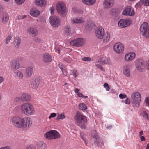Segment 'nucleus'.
<instances>
[{"mask_svg": "<svg viewBox=\"0 0 149 149\" xmlns=\"http://www.w3.org/2000/svg\"><path fill=\"white\" fill-rule=\"evenodd\" d=\"M139 137L141 141H144L145 140V138L144 136H140Z\"/></svg>", "mask_w": 149, "mask_h": 149, "instance_id": "obj_61", "label": "nucleus"}, {"mask_svg": "<svg viewBox=\"0 0 149 149\" xmlns=\"http://www.w3.org/2000/svg\"><path fill=\"white\" fill-rule=\"evenodd\" d=\"M12 36H9L7 37L6 39L5 43L6 44H8L10 42V40H11Z\"/></svg>", "mask_w": 149, "mask_h": 149, "instance_id": "obj_42", "label": "nucleus"}, {"mask_svg": "<svg viewBox=\"0 0 149 149\" xmlns=\"http://www.w3.org/2000/svg\"><path fill=\"white\" fill-rule=\"evenodd\" d=\"M85 44V40L84 38H79L72 40L70 42L71 45L76 47H81Z\"/></svg>", "mask_w": 149, "mask_h": 149, "instance_id": "obj_7", "label": "nucleus"}, {"mask_svg": "<svg viewBox=\"0 0 149 149\" xmlns=\"http://www.w3.org/2000/svg\"><path fill=\"white\" fill-rule=\"evenodd\" d=\"M123 72L124 74L127 77L130 75V70L127 65H125L123 68Z\"/></svg>", "mask_w": 149, "mask_h": 149, "instance_id": "obj_21", "label": "nucleus"}, {"mask_svg": "<svg viewBox=\"0 0 149 149\" xmlns=\"http://www.w3.org/2000/svg\"><path fill=\"white\" fill-rule=\"evenodd\" d=\"M22 102L29 101L30 99V96L28 94L24 93L21 96Z\"/></svg>", "mask_w": 149, "mask_h": 149, "instance_id": "obj_27", "label": "nucleus"}, {"mask_svg": "<svg viewBox=\"0 0 149 149\" xmlns=\"http://www.w3.org/2000/svg\"><path fill=\"white\" fill-rule=\"evenodd\" d=\"M81 136L83 141L85 143L86 146H87L88 142L86 141V138H84L83 136H82L81 135Z\"/></svg>", "mask_w": 149, "mask_h": 149, "instance_id": "obj_51", "label": "nucleus"}, {"mask_svg": "<svg viewBox=\"0 0 149 149\" xmlns=\"http://www.w3.org/2000/svg\"><path fill=\"white\" fill-rule=\"evenodd\" d=\"M41 80L40 77H37L33 80L31 83V87L33 89H36Z\"/></svg>", "mask_w": 149, "mask_h": 149, "instance_id": "obj_14", "label": "nucleus"}, {"mask_svg": "<svg viewBox=\"0 0 149 149\" xmlns=\"http://www.w3.org/2000/svg\"><path fill=\"white\" fill-rule=\"evenodd\" d=\"M94 24L92 22H88L86 25V28L91 30L93 27Z\"/></svg>", "mask_w": 149, "mask_h": 149, "instance_id": "obj_40", "label": "nucleus"}, {"mask_svg": "<svg viewBox=\"0 0 149 149\" xmlns=\"http://www.w3.org/2000/svg\"><path fill=\"white\" fill-rule=\"evenodd\" d=\"M141 33L146 38H149V26L148 24L144 22L140 26Z\"/></svg>", "mask_w": 149, "mask_h": 149, "instance_id": "obj_5", "label": "nucleus"}, {"mask_svg": "<svg viewBox=\"0 0 149 149\" xmlns=\"http://www.w3.org/2000/svg\"><path fill=\"white\" fill-rule=\"evenodd\" d=\"M0 149H11L10 147L9 146H6L3 147H1Z\"/></svg>", "mask_w": 149, "mask_h": 149, "instance_id": "obj_57", "label": "nucleus"}, {"mask_svg": "<svg viewBox=\"0 0 149 149\" xmlns=\"http://www.w3.org/2000/svg\"><path fill=\"white\" fill-rule=\"evenodd\" d=\"M33 71V68L32 67H27L26 70V74L28 77H30L32 75Z\"/></svg>", "mask_w": 149, "mask_h": 149, "instance_id": "obj_23", "label": "nucleus"}, {"mask_svg": "<svg viewBox=\"0 0 149 149\" xmlns=\"http://www.w3.org/2000/svg\"><path fill=\"white\" fill-rule=\"evenodd\" d=\"M91 140L94 143L97 142L98 140V136L96 134L92 135L91 138Z\"/></svg>", "mask_w": 149, "mask_h": 149, "instance_id": "obj_35", "label": "nucleus"}, {"mask_svg": "<svg viewBox=\"0 0 149 149\" xmlns=\"http://www.w3.org/2000/svg\"><path fill=\"white\" fill-rule=\"evenodd\" d=\"M122 14L126 16H133L135 14L134 9L130 6H128L123 11Z\"/></svg>", "mask_w": 149, "mask_h": 149, "instance_id": "obj_10", "label": "nucleus"}, {"mask_svg": "<svg viewBox=\"0 0 149 149\" xmlns=\"http://www.w3.org/2000/svg\"><path fill=\"white\" fill-rule=\"evenodd\" d=\"M98 62L101 64H107L110 65L111 64L110 59L106 57H103L100 58L98 61Z\"/></svg>", "mask_w": 149, "mask_h": 149, "instance_id": "obj_16", "label": "nucleus"}, {"mask_svg": "<svg viewBox=\"0 0 149 149\" xmlns=\"http://www.w3.org/2000/svg\"><path fill=\"white\" fill-rule=\"evenodd\" d=\"M26 149H36L35 147L33 145H31L28 146Z\"/></svg>", "mask_w": 149, "mask_h": 149, "instance_id": "obj_50", "label": "nucleus"}, {"mask_svg": "<svg viewBox=\"0 0 149 149\" xmlns=\"http://www.w3.org/2000/svg\"><path fill=\"white\" fill-rule=\"evenodd\" d=\"M28 33L31 36H35L38 34V32L37 29L33 28H30L27 29Z\"/></svg>", "mask_w": 149, "mask_h": 149, "instance_id": "obj_18", "label": "nucleus"}, {"mask_svg": "<svg viewBox=\"0 0 149 149\" xmlns=\"http://www.w3.org/2000/svg\"><path fill=\"white\" fill-rule=\"evenodd\" d=\"M83 11L82 10L80 9H77V13L79 14H82L83 13Z\"/></svg>", "mask_w": 149, "mask_h": 149, "instance_id": "obj_52", "label": "nucleus"}, {"mask_svg": "<svg viewBox=\"0 0 149 149\" xmlns=\"http://www.w3.org/2000/svg\"><path fill=\"white\" fill-rule=\"evenodd\" d=\"M77 95L79 97H82L83 96V95L80 92L78 93Z\"/></svg>", "mask_w": 149, "mask_h": 149, "instance_id": "obj_59", "label": "nucleus"}, {"mask_svg": "<svg viewBox=\"0 0 149 149\" xmlns=\"http://www.w3.org/2000/svg\"><path fill=\"white\" fill-rule=\"evenodd\" d=\"M79 109L82 110H85L87 109L86 106L84 103H80L79 105Z\"/></svg>", "mask_w": 149, "mask_h": 149, "instance_id": "obj_37", "label": "nucleus"}, {"mask_svg": "<svg viewBox=\"0 0 149 149\" xmlns=\"http://www.w3.org/2000/svg\"><path fill=\"white\" fill-rule=\"evenodd\" d=\"M16 75V77L18 78L19 79H22L23 78L24 74L20 71L17 70L15 72Z\"/></svg>", "mask_w": 149, "mask_h": 149, "instance_id": "obj_31", "label": "nucleus"}, {"mask_svg": "<svg viewBox=\"0 0 149 149\" xmlns=\"http://www.w3.org/2000/svg\"><path fill=\"white\" fill-rule=\"evenodd\" d=\"M131 23L132 21L130 19H122L118 22V24L121 28H125L130 26Z\"/></svg>", "mask_w": 149, "mask_h": 149, "instance_id": "obj_8", "label": "nucleus"}, {"mask_svg": "<svg viewBox=\"0 0 149 149\" xmlns=\"http://www.w3.org/2000/svg\"><path fill=\"white\" fill-rule=\"evenodd\" d=\"M145 101L146 102V104L149 106V98L148 97H146L145 100Z\"/></svg>", "mask_w": 149, "mask_h": 149, "instance_id": "obj_56", "label": "nucleus"}, {"mask_svg": "<svg viewBox=\"0 0 149 149\" xmlns=\"http://www.w3.org/2000/svg\"><path fill=\"white\" fill-rule=\"evenodd\" d=\"M140 94L139 92H135L131 96L132 104L133 106L139 107L141 100Z\"/></svg>", "mask_w": 149, "mask_h": 149, "instance_id": "obj_4", "label": "nucleus"}, {"mask_svg": "<svg viewBox=\"0 0 149 149\" xmlns=\"http://www.w3.org/2000/svg\"><path fill=\"white\" fill-rule=\"evenodd\" d=\"M30 15L33 17H37L40 14L39 11L35 8H33L30 12Z\"/></svg>", "mask_w": 149, "mask_h": 149, "instance_id": "obj_26", "label": "nucleus"}, {"mask_svg": "<svg viewBox=\"0 0 149 149\" xmlns=\"http://www.w3.org/2000/svg\"><path fill=\"white\" fill-rule=\"evenodd\" d=\"M20 110L22 113L27 116L33 115L35 113L33 106L29 103L22 104L20 106Z\"/></svg>", "mask_w": 149, "mask_h": 149, "instance_id": "obj_2", "label": "nucleus"}, {"mask_svg": "<svg viewBox=\"0 0 149 149\" xmlns=\"http://www.w3.org/2000/svg\"><path fill=\"white\" fill-rule=\"evenodd\" d=\"M82 60L85 61H90L91 60L90 57H84L82 58Z\"/></svg>", "mask_w": 149, "mask_h": 149, "instance_id": "obj_47", "label": "nucleus"}, {"mask_svg": "<svg viewBox=\"0 0 149 149\" xmlns=\"http://www.w3.org/2000/svg\"><path fill=\"white\" fill-rule=\"evenodd\" d=\"M144 5L145 6L149 5V0H143Z\"/></svg>", "mask_w": 149, "mask_h": 149, "instance_id": "obj_49", "label": "nucleus"}, {"mask_svg": "<svg viewBox=\"0 0 149 149\" xmlns=\"http://www.w3.org/2000/svg\"><path fill=\"white\" fill-rule=\"evenodd\" d=\"M135 54L134 53H131L126 54L125 57V60L126 61H130L133 59L135 57Z\"/></svg>", "mask_w": 149, "mask_h": 149, "instance_id": "obj_20", "label": "nucleus"}, {"mask_svg": "<svg viewBox=\"0 0 149 149\" xmlns=\"http://www.w3.org/2000/svg\"><path fill=\"white\" fill-rule=\"evenodd\" d=\"M125 103L127 104H129L130 103V99L128 98H127L125 101Z\"/></svg>", "mask_w": 149, "mask_h": 149, "instance_id": "obj_54", "label": "nucleus"}, {"mask_svg": "<svg viewBox=\"0 0 149 149\" xmlns=\"http://www.w3.org/2000/svg\"><path fill=\"white\" fill-rule=\"evenodd\" d=\"M52 60V57L51 55L47 53L43 54L42 57V60L45 63L51 62Z\"/></svg>", "mask_w": 149, "mask_h": 149, "instance_id": "obj_19", "label": "nucleus"}, {"mask_svg": "<svg viewBox=\"0 0 149 149\" xmlns=\"http://www.w3.org/2000/svg\"><path fill=\"white\" fill-rule=\"evenodd\" d=\"M58 65L59 66V67L60 69L62 71L63 70H64L65 69H63V65L62 64H58Z\"/></svg>", "mask_w": 149, "mask_h": 149, "instance_id": "obj_58", "label": "nucleus"}, {"mask_svg": "<svg viewBox=\"0 0 149 149\" xmlns=\"http://www.w3.org/2000/svg\"><path fill=\"white\" fill-rule=\"evenodd\" d=\"M35 4L38 6H44L46 4L45 0H36Z\"/></svg>", "mask_w": 149, "mask_h": 149, "instance_id": "obj_25", "label": "nucleus"}, {"mask_svg": "<svg viewBox=\"0 0 149 149\" xmlns=\"http://www.w3.org/2000/svg\"><path fill=\"white\" fill-rule=\"evenodd\" d=\"M96 66L98 68H100L102 71H104V69L103 67L100 65L99 64H97L96 65Z\"/></svg>", "mask_w": 149, "mask_h": 149, "instance_id": "obj_53", "label": "nucleus"}, {"mask_svg": "<svg viewBox=\"0 0 149 149\" xmlns=\"http://www.w3.org/2000/svg\"><path fill=\"white\" fill-rule=\"evenodd\" d=\"M104 86L107 91H109L110 87L107 83H105L104 84Z\"/></svg>", "mask_w": 149, "mask_h": 149, "instance_id": "obj_45", "label": "nucleus"}, {"mask_svg": "<svg viewBox=\"0 0 149 149\" xmlns=\"http://www.w3.org/2000/svg\"><path fill=\"white\" fill-rule=\"evenodd\" d=\"M136 67L140 72H143L145 70V62L142 59H138L135 61Z\"/></svg>", "mask_w": 149, "mask_h": 149, "instance_id": "obj_6", "label": "nucleus"}, {"mask_svg": "<svg viewBox=\"0 0 149 149\" xmlns=\"http://www.w3.org/2000/svg\"><path fill=\"white\" fill-rule=\"evenodd\" d=\"M120 98L123 99L127 97V95L125 94H120L119 95Z\"/></svg>", "mask_w": 149, "mask_h": 149, "instance_id": "obj_48", "label": "nucleus"}, {"mask_svg": "<svg viewBox=\"0 0 149 149\" xmlns=\"http://www.w3.org/2000/svg\"><path fill=\"white\" fill-rule=\"evenodd\" d=\"M11 68L14 70L18 69L20 67L19 62L16 60H13L10 63Z\"/></svg>", "mask_w": 149, "mask_h": 149, "instance_id": "obj_17", "label": "nucleus"}, {"mask_svg": "<svg viewBox=\"0 0 149 149\" xmlns=\"http://www.w3.org/2000/svg\"><path fill=\"white\" fill-rule=\"evenodd\" d=\"M141 115L144 118H146L148 120H149V115L146 111H143L141 113Z\"/></svg>", "mask_w": 149, "mask_h": 149, "instance_id": "obj_39", "label": "nucleus"}, {"mask_svg": "<svg viewBox=\"0 0 149 149\" xmlns=\"http://www.w3.org/2000/svg\"><path fill=\"white\" fill-rule=\"evenodd\" d=\"M52 140L60 138L61 137V135L57 131L54 130H52Z\"/></svg>", "mask_w": 149, "mask_h": 149, "instance_id": "obj_22", "label": "nucleus"}, {"mask_svg": "<svg viewBox=\"0 0 149 149\" xmlns=\"http://www.w3.org/2000/svg\"><path fill=\"white\" fill-rule=\"evenodd\" d=\"M38 149H46L47 148L46 144L43 141H41L38 144Z\"/></svg>", "mask_w": 149, "mask_h": 149, "instance_id": "obj_34", "label": "nucleus"}, {"mask_svg": "<svg viewBox=\"0 0 149 149\" xmlns=\"http://www.w3.org/2000/svg\"><path fill=\"white\" fill-rule=\"evenodd\" d=\"M35 42H40L41 41L40 39L39 38H36Z\"/></svg>", "mask_w": 149, "mask_h": 149, "instance_id": "obj_62", "label": "nucleus"}, {"mask_svg": "<svg viewBox=\"0 0 149 149\" xmlns=\"http://www.w3.org/2000/svg\"><path fill=\"white\" fill-rule=\"evenodd\" d=\"M146 68L147 70H149V60L147 62L146 65Z\"/></svg>", "mask_w": 149, "mask_h": 149, "instance_id": "obj_60", "label": "nucleus"}, {"mask_svg": "<svg viewBox=\"0 0 149 149\" xmlns=\"http://www.w3.org/2000/svg\"><path fill=\"white\" fill-rule=\"evenodd\" d=\"M25 0H15L16 3L18 5H21L24 3Z\"/></svg>", "mask_w": 149, "mask_h": 149, "instance_id": "obj_41", "label": "nucleus"}, {"mask_svg": "<svg viewBox=\"0 0 149 149\" xmlns=\"http://www.w3.org/2000/svg\"><path fill=\"white\" fill-rule=\"evenodd\" d=\"M84 22V19L83 18L79 17L74 18L72 21V22L74 23H82Z\"/></svg>", "mask_w": 149, "mask_h": 149, "instance_id": "obj_24", "label": "nucleus"}, {"mask_svg": "<svg viewBox=\"0 0 149 149\" xmlns=\"http://www.w3.org/2000/svg\"><path fill=\"white\" fill-rule=\"evenodd\" d=\"M56 10L59 13L61 14H64L66 11L65 4L61 2L58 3L56 4Z\"/></svg>", "mask_w": 149, "mask_h": 149, "instance_id": "obj_9", "label": "nucleus"}, {"mask_svg": "<svg viewBox=\"0 0 149 149\" xmlns=\"http://www.w3.org/2000/svg\"><path fill=\"white\" fill-rule=\"evenodd\" d=\"M21 42L20 38L18 36L16 37L14 40V43L15 46L17 48L20 45Z\"/></svg>", "mask_w": 149, "mask_h": 149, "instance_id": "obj_28", "label": "nucleus"}, {"mask_svg": "<svg viewBox=\"0 0 149 149\" xmlns=\"http://www.w3.org/2000/svg\"><path fill=\"white\" fill-rule=\"evenodd\" d=\"M14 102H18L20 101H22V98L21 97H17L15 98L14 100Z\"/></svg>", "mask_w": 149, "mask_h": 149, "instance_id": "obj_44", "label": "nucleus"}, {"mask_svg": "<svg viewBox=\"0 0 149 149\" xmlns=\"http://www.w3.org/2000/svg\"><path fill=\"white\" fill-rule=\"evenodd\" d=\"M65 32L68 35L70 34V26H66Z\"/></svg>", "mask_w": 149, "mask_h": 149, "instance_id": "obj_43", "label": "nucleus"}, {"mask_svg": "<svg viewBox=\"0 0 149 149\" xmlns=\"http://www.w3.org/2000/svg\"><path fill=\"white\" fill-rule=\"evenodd\" d=\"M13 125L17 128L24 129L28 128L32 125L31 119L28 117L21 118L19 117H14L11 120Z\"/></svg>", "mask_w": 149, "mask_h": 149, "instance_id": "obj_1", "label": "nucleus"}, {"mask_svg": "<svg viewBox=\"0 0 149 149\" xmlns=\"http://www.w3.org/2000/svg\"><path fill=\"white\" fill-rule=\"evenodd\" d=\"M72 73H73V74L72 73L71 74L73 75V76L75 77L77 76L78 74V73L77 71L75 70H74L72 72Z\"/></svg>", "mask_w": 149, "mask_h": 149, "instance_id": "obj_46", "label": "nucleus"}, {"mask_svg": "<svg viewBox=\"0 0 149 149\" xmlns=\"http://www.w3.org/2000/svg\"><path fill=\"white\" fill-rule=\"evenodd\" d=\"M77 124L81 128L85 129L86 128V125L87 123L86 117L80 112H77L75 116Z\"/></svg>", "mask_w": 149, "mask_h": 149, "instance_id": "obj_3", "label": "nucleus"}, {"mask_svg": "<svg viewBox=\"0 0 149 149\" xmlns=\"http://www.w3.org/2000/svg\"><path fill=\"white\" fill-rule=\"evenodd\" d=\"M51 13L52 14H53L54 11V8L53 7H51L50 8Z\"/></svg>", "mask_w": 149, "mask_h": 149, "instance_id": "obj_63", "label": "nucleus"}, {"mask_svg": "<svg viewBox=\"0 0 149 149\" xmlns=\"http://www.w3.org/2000/svg\"><path fill=\"white\" fill-rule=\"evenodd\" d=\"M113 0H105L103 2V5L105 9H108L111 8L114 3Z\"/></svg>", "mask_w": 149, "mask_h": 149, "instance_id": "obj_15", "label": "nucleus"}, {"mask_svg": "<svg viewBox=\"0 0 149 149\" xmlns=\"http://www.w3.org/2000/svg\"><path fill=\"white\" fill-rule=\"evenodd\" d=\"M63 74L65 75L66 76L67 74V72L66 70L64 69L62 71Z\"/></svg>", "mask_w": 149, "mask_h": 149, "instance_id": "obj_64", "label": "nucleus"}, {"mask_svg": "<svg viewBox=\"0 0 149 149\" xmlns=\"http://www.w3.org/2000/svg\"><path fill=\"white\" fill-rule=\"evenodd\" d=\"M56 116V114L55 113H53L51 114L50 115L49 117V119H50L51 118H53L55 117Z\"/></svg>", "mask_w": 149, "mask_h": 149, "instance_id": "obj_55", "label": "nucleus"}, {"mask_svg": "<svg viewBox=\"0 0 149 149\" xmlns=\"http://www.w3.org/2000/svg\"><path fill=\"white\" fill-rule=\"evenodd\" d=\"M65 116L63 114H58V115L56 119L58 120L59 119H65Z\"/></svg>", "mask_w": 149, "mask_h": 149, "instance_id": "obj_38", "label": "nucleus"}, {"mask_svg": "<svg viewBox=\"0 0 149 149\" xmlns=\"http://www.w3.org/2000/svg\"><path fill=\"white\" fill-rule=\"evenodd\" d=\"M82 1L86 5H91L95 3L96 0H82Z\"/></svg>", "mask_w": 149, "mask_h": 149, "instance_id": "obj_29", "label": "nucleus"}, {"mask_svg": "<svg viewBox=\"0 0 149 149\" xmlns=\"http://www.w3.org/2000/svg\"><path fill=\"white\" fill-rule=\"evenodd\" d=\"M52 130H50L49 131L46 133L44 135V136L46 139H48V140H52Z\"/></svg>", "mask_w": 149, "mask_h": 149, "instance_id": "obj_30", "label": "nucleus"}, {"mask_svg": "<svg viewBox=\"0 0 149 149\" xmlns=\"http://www.w3.org/2000/svg\"><path fill=\"white\" fill-rule=\"evenodd\" d=\"M114 49L118 53L122 52L124 50L123 44L120 42L116 43L113 46Z\"/></svg>", "mask_w": 149, "mask_h": 149, "instance_id": "obj_12", "label": "nucleus"}, {"mask_svg": "<svg viewBox=\"0 0 149 149\" xmlns=\"http://www.w3.org/2000/svg\"><path fill=\"white\" fill-rule=\"evenodd\" d=\"M9 20V16L8 14H4L2 18V22L3 23H6Z\"/></svg>", "mask_w": 149, "mask_h": 149, "instance_id": "obj_36", "label": "nucleus"}, {"mask_svg": "<svg viewBox=\"0 0 149 149\" xmlns=\"http://www.w3.org/2000/svg\"><path fill=\"white\" fill-rule=\"evenodd\" d=\"M59 18L56 16H51L49 21L51 24L54 27H58L60 25Z\"/></svg>", "mask_w": 149, "mask_h": 149, "instance_id": "obj_11", "label": "nucleus"}, {"mask_svg": "<svg viewBox=\"0 0 149 149\" xmlns=\"http://www.w3.org/2000/svg\"><path fill=\"white\" fill-rule=\"evenodd\" d=\"M104 36L103 41L104 42H106L109 40L110 38V34L108 32H106L105 34H104Z\"/></svg>", "mask_w": 149, "mask_h": 149, "instance_id": "obj_33", "label": "nucleus"}, {"mask_svg": "<svg viewBox=\"0 0 149 149\" xmlns=\"http://www.w3.org/2000/svg\"><path fill=\"white\" fill-rule=\"evenodd\" d=\"M118 12V10L116 8H113L111 9L109 11V13L113 16L116 15Z\"/></svg>", "mask_w": 149, "mask_h": 149, "instance_id": "obj_32", "label": "nucleus"}, {"mask_svg": "<svg viewBox=\"0 0 149 149\" xmlns=\"http://www.w3.org/2000/svg\"><path fill=\"white\" fill-rule=\"evenodd\" d=\"M96 36L99 39H102L104 35V29L101 27H99L96 30Z\"/></svg>", "mask_w": 149, "mask_h": 149, "instance_id": "obj_13", "label": "nucleus"}]
</instances>
